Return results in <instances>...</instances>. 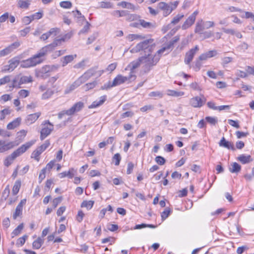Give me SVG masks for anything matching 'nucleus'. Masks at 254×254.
Masks as SVG:
<instances>
[{
	"label": "nucleus",
	"instance_id": "nucleus-62",
	"mask_svg": "<svg viewBox=\"0 0 254 254\" xmlns=\"http://www.w3.org/2000/svg\"><path fill=\"white\" fill-rule=\"evenodd\" d=\"M9 114H10V111L8 109H4L2 110L0 112V120H3L5 118V116Z\"/></svg>",
	"mask_w": 254,
	"mask_h": 254
},
{
	"label": "nucleus",
	"instance_id": "nucleus-7",
	"mask_svg": "<svg viewBox=\"0 0 254 254\" xmlns=\"http://www.w3.org/2000/svg\"><path fill=\"white\" fill-rule=\"evenodd\" d=\"M97 69V66L93 67L87 70L78 78L81 81H82V83L83 84L87 81L89 79H90L91 77L96 74Z\"/></svg>",
	"mask_w": 254,
	"mask_h": 254
},
{
	"label": "nucleus",
	"instance_id": "nucleus-51",
	"mask_svg": "<svg viewBox=\"0 0 254 254\" xmlns=\"http://www.w3.org/2000/svg\"><path fill=\"white\" fill-rule=\"evenodd\" d=\"M43 16V11H39L38 12H36L33 14L31 15L32 20L33 21L34 20H38L41 19Z\"/></svg>",
	"mask_w": 254,
	"mask_h": 254
},
{
	"label": "nucleus",
	"instance_id": "nucleus-47",
	"mask_svg": "<svg viewBox=\"0 0 254 254\" xmlns=\"http://www.w3.org/2000/svg\"><path fill=\"white\" fill-rule=\"evenodd\" d=\"M54 94V91L50 89H48L45 93L42 94V99H47L49 98Z\"/></svg>",
	"mask_w": 254,
	"mask_h": 254
},
{
	"label": "nucleus",
	"instance_id": "nucleus-40",
	"mask_svg": "<svg viewBox=\"0 0 254 254\" xmlns=\"http://www.w3.org/2000/svg\"><path fill=\"white\" fill-rule=\"evenodd\" d=\"M248 48V44L246 42H243L237 46V49L240 52H245Z\"/></svg>",
	"mask_w": 254,
	"mask_h": 254
},
{
	"label": "nucleus",
	"instance_id": "nucleus-25",
	"mask_svg": "<svg viewBox=\"0 0 254 254\" xmlns=\"http://www.w3.org/2000/svg\"><path fill=\"white\" fill-rule=\"evenodd\" d=\"M237 160L243 164L249 163L252 161L250 155H245V154L240 155L238 157Z\"/></svg>",
	"mask_w": 254,
	"mask_h": 254
},
{
	"label": "nucleus",
	"instance_id": "nucleus-19",
	"mask_svg": "<svg viewBox=\"0 0 254 254\" xmlns=\"http://www.w3.org/2000/svg\"><path fill=\"white\" fill-rule=\"evenodd\" d=\"M141 64H142V61L141 57L139 58L136 61L131 62L128 66V67L130 68L129 74H131V73H133L135 75L134 69L138 67Z\"/></svg>",
	"mask_w": 254,
	"mask_h": 254
},
{
	"label": "nucleus",
	"instance_id": "nucleus-32",
	"mask_svg": "<svg viewBox=\"0 0 254 254\" xmlns=\"http://www.w3.org/2000/svg\"><path fill=\"white\" fill-rule=\"evenodd\" d=\"M30 4L28 0H18L17 1V6L20 8L27 9Z\"/></svg>",
	"mask_w": 254,
	"mask_h": 254
},
{
	"label": "nucleus",
	"instance_id": "nucleus-44",
	"mask_svg": "<svg viewBox=\"0 0 254 254\" xmlns=\"http://www.w3.org/2000/svg\"><path fill=\"white\" fill-rule=\"evenodd\" d=\"M23 229V224L21 223L19 224L12 232V235L13 236V237L15 236H17L20 233L22 229Z\"/></svg>",
	"mask_w": 254,
	"mask_h": 254
},
{
	"label": "nucleus",
	"instance_id": "nucleus-5",
	"mask_svg": "<svg viewBox=\"0 0 254 254\" xmlns=\"http://www.w3.org/2000/svg\"><path fill=\"white\" fill-rule=\"evenodd\" d=\"M42 125L43 127L40 132V139L42 140L50 134L54 129L53 125L49 121H45Z\"/></svg>",
	"mask_w": 254,
	"mask_h": 254
},
{
	"label": "nucleus",
	"instance_id": "nucleus-46",
	"mask_svg": "<svg viewBox=\"0 0 254 254\" xmlns=\"http://www.w3.org/2000/svg\"><path fill=\"white\" fill-rule=\"evenodd\" d=\"M205 119L207 122L212 125H215L218 122L216 117H206Z\"/></svg>",
	"mask_w": 254,
	"mask_h": 254
},
{
	"label": "nucleus",
	"instance_id": "nucleus-34",
	"mask_svg": "<svg viewBox=\"0 0 254 254\" xmlns=\"http://www.w3.org/2000/svg\"><path fill=\"white\" fill-rule=\"evenodd\" d=\"M167 95L171 96L179 97L184 95V92L182 91H177L173 90H168Z\"/></svg>",
	"mask_w": 254,
	"mask_h": 254
},
{
	"label": "nucleus",
	"instance_id": "nucleus-16",
	"mask_svg": "<svg viewBox=\"0 0 254 254\" xmlns=\"http://www.w3.org/2000/svg\"><path fill=\"white\" fill-rule=\"evenodd\" d=\"M76 170L73 168H70L68 171H64L62 173H59L58 176L60 178L63 179L64 177H68L69 179H72L76 174Z\"/></svg>",
	"mask_w": 254,
	"mask_h": 254
},
{
	"label": "nucleus",
	"instance_id": "nucleus-54",
	"mask_svg": "<svg viewBox=\"0 0 254 254\" xmlns=\"http://www.w3.org/2000/svg\"><path fill=\"white\" fill-rule=\"evenodd\" d=\"M171 210L169 208H166L164 211L161 213V218L163 220H165L170 215Z\"/></svg>",
	"mask_w": 254,
	"mask_h": 254
},
{
	"label": "nucleus",
	"instance_id": "nucleus-48",
	"mask_svg": "<svg viewBox=\"0 0 254 254\" xmlns=\"http://www.w3.org/2000/svg\"><path fill=\"white\" fill-rule=\"evenodd\" d=\"M48 54L47 51L45 49V48L44 47L42 49L40 50V51L38 52V53L36 54L37 56H38L40 60H43V58L46 55Z\"/></svg>",
	"mask_w": 254,
	"mask_h": 254
},
{
	"label": "nucleus",
	"instance_id": "nucleus-27",
	"mask_svg": "<svg viewBox=\"0 0 254 254\" xmlns=\"http://www.w3.org/2000/svg\"><path fill=\"white\" fill-rule=\"evenodd\" d=\"M82 81H81L79 78L76 80L69 87L68 89H67L65 91V93H68L69 92L74 90L75 88H77L81 84H82Z\"/></svg>",
	"mask_w": 254,
	"mask_h": 254
},
{
	"label": "nucleus",
	"instance_id": "nucleus-61",
	"mask_svg": "<svg viewBox=\"0 0 254 254\" xmlns=\"http://www.w3.org/2000/svg\"><path fill=\"white\" fill-rule=\"evenodd\" d=\"M121 160V157L119 153H116L113 157V160H115V165L118 166Z\"/></svg>",
	"mask_w": 254,
	"mask_h": 254
},
{
	"label": "nucleus",
	"instance_id": "nucleus-13",
	"mask_svg": "<svg viewBox=\"0 0 254 254\" xmlns=\"http://www.w3.org/2000/svg\"><path fill=\"white\" fill-rule=\"evenodd\" d=\"M19 46L20 43L19 42H15L6 48L0 51V57L7 55Z\"/></svg>",
	"mask_w": 254,
	"mask_h": 254
},
{
	"label": "nucleus",
	"instance_id": "nucleus-24",
	"mask_svg": "<svg viewBox=\"0 0 254 254\" xmlns=\"http://www.w3.org/2000/svg\"><path fill=\"white\" fill-rule=\"evenodd\" d=\"M241 170V166L237 163H232L229 167V171L232 173H238Z\"/></svg>",
	"mask_w": 254,
	"mask_h": 254
},
{
	"label": "nucleus",
	"instance_id": "nucleus-56",
	"mask_svg": "<svg viewBox=\"0 0 254 254\" xmlns=\"http://www.w3.org/2000/svg\"><path fill=\"white\" fill-rule=\"evenodd\" d=\"M18 94L20 98H26L29 96V91L27 90L22 89L18 92Z\"/></svg>",
	"mask_w": 254,
	"mask_h": 254
},
{
	"label": "nucleus",
	"instance_id": "nucleus-3",
	"mask_svg": "<svg viewBox=\"0 0 254 254\" xmlns=\"http://www.w3.org/2000/svg\"><path fill=\"white\" fill-rule=\"evenodd\" d=\"M155 44L153 39L145 40L138 44L132 49V51L138 52L140 51H143L144 55L148 53H151L154 50Z\"/></svg>",
	"mask_w": 254,
	"mask_h": 254
},
{
	"label": "nucleus",
	"instance_id": "nucleus-18",
	"mask_svg": "<svg viewBox=\"0 0 254 254\" xmlns=\"http://www.w3.org/2000/svg\"><path fill=\"white\" fill-rule=\"evenodd\" d=\"M40 115V112H37L34 114H30L27 116L25 120V123L27 125H31L34 123L39 118Z\"/></svg>",
	"mask_w": 254,
	"mask_h": 254
},
{
	"label": "nucleus",
	"instance_id": "nucleus-14",
	"mask_svg": "<svg viewBox=\"0 0 254 254\" xmlns=\"http://www.w3.org/2000/svg\"><path fill=\"white\" fill-rule=\"evenodd\" d=\"M14 141L5 143V141L0 140V153L4 152L8 150L13 148L14 146L18 145Z\"/></svg>",
	"mask_w": 254,
	"mask_h": 254
},
{
	"label": "nucleus",
	"instance_id": "nucleus-17",
	"mask_svg": "<svg viewBox=\"0 0 254 254\" xmlns=\"http://www.w3.org/2000/svg\"><path fill=\"white\" fill-rule=\"evenodd\" d=\"M219 145L228 149H231L233 151L235 150V148L232 142L226 140L224 137H223L219 142Z\"/></svg>",
	"mask_w": 254,
	"mask_h": 254
},
{
	"label": "nucleus",
	"instance_id": "nucleus-35",
	"mask_svg": "<svg viewBox=\"0 0 254 254\" xmlns=\"http://www.w3.org/2000/svg\"><path fill=\"white\" fill-rule=\"evenodd\" d=\"M94 203V201L93 200H84L82 202L81 206L82 207H86L88 210L92 208Z\"/></svg>",
	"mask_w": 254,
	"mask_h": 254
},
{
	"label": "nucleus",
	"instance_id": "nucleus-33",
	"mask_svg": "<svg viewBox=\"0 0 254 254\" xmlns=\"http://www.w3.org/2000/svg\"><path fill=\"white\" fill-rule=\"evenodd\" d=\"M72 36L71 33H68L65 34L62 38L60 39H56V41H58V43L59 46L61 45L62 43L65 42L66 40L69 39Z\"/></svg>",
	"mask_w": 254,
	"mask_h": 254
},
{
	"label": "nucleus",
	"instance_id": "nucleus-42",
	"mask_svg": "<svg viewBox=\"0 0 254 254\" xmlns=\"http://www.w3.org/2000/svg\"><path fill=\"white\" fill-rule=\"evenodd\" d=\"M22 208L21 205H17L15 209V213L13 215V218L16 219L18 216L22 214Z\"/></svg>",
	"mask_w": 254,
	"mask_h": 254
},
{
	"label": "nucleus",
	"instance_id": "nucleus-1",
	"mask_svg": "<svg viewBox=\"0 0 254 254\" xmlns=\"http://www.w3.org/2000/svg\"><path fill=\"white\" fill-rule=\"evenodd\" d=\"M157 52L154 55H152L151 53H148L144 56L141 57L142 66V71L144 73L148 72L152 67L155 65L159 61L161 55Z\"/></svg>",
	"mask_w": 254,
	"mask_h": 254
},
{
	"label": "nucleus",
	"instance_id": "nucleus-20",
	"mask_svg": "<svg viewBox=\"0 0 254 254\" xmlns=\"http://www.w3.org/2000/svg\"><path fill=\"white\" fill-rule=\"evenodd\" d=\"M76 57V55H67L61 59V62L62 63V66H65L68 63L71 62Z\"/></svg>",
	"mask_w": 254,
	"mask_h": 254
},
{
	"label": "nucleus",
	"instance_id": "nucleus-39",
	"mask_svg": "<svg viewBox=\"0 0 254 254\" xmlns=\"http://www.w3.org/2000/svg\"><path fill=\"white\" fill-rule=\"evenodd\" d=\"M20 83L21 84H25L32 81V77L31 76H22L19 77Z\"/></svg>",
	"mask_w": 254,
	"mask_h": 254
},
{
	"label": "nucleus",
	"instance_id": "nucleus-29",
	"mask_svg": "<svg viewBox=\"0 0 254 254\" xmlns=\"http://www.w3.org/2000/svg\"><path fill=\"white\" fill-rule=\"evenodd\" d=\"M184 17V15L183 14H178V15H177L176 16H175L172 19V20L171 21V23L169 24L168 26H167V27L168 28H170L171 27H170V25L171 24H173V25H176L177 24V23H178Z\"/></svg>",
	"mask_w": 254,
	"mask_h": 254
},
{
	"label": "nucleus",
	"instance_id": "nucleus-6",
	"mask_svg": "<svg viewBox=\"0 0 254 254\" xmlns=\"http://www.w3.org/2000/svg\"><path fill=\"white\" fill-rule=\"evenodd\" d=\"M179 39V36L174 37L168 43L163 47L161 49L157 51V53L158 54H163L166 52V53L165 54H168L172 49L174 44L177 42Z\"/></svg>",
	"mask_w": 254,
	"mask_h": 254
},
{
	"label": "nucleus",
	"instance_id": "nucleus-59",
	"mask_svg": "<svg viewBox=\"0 0 254 254\" xmlns=\"http://www.w3.org/2000/svg\"><path fill=\"white\" fill-rule=\"evenodd\" d=\"M155 160L160 165H164L166 162L165 158L161 156L156 157Z\"/></svg>",
	"mask_w": 254,
	"mask_h": 254
},
{
	"label": "nucleus",
	"instance_id": "nucleus-30",
	"mask_svg": "<svg viewBox=\"0 0 254 254\" xmlns=\"http://www.w3.org/2000/svg\"><path fill=\"white\" fill-rule=\"evenodd\" d=\"M44 243V239L41 237H38L37 240L33 242V248L35 249H39L41 248Z\"/></svg>",
	"mask_w": 254,
	"mask_h": 254
},
{
	"label": "nucleus",
	"instance_id": "nucleus-11",
	"mask_svg": "<svg viewBox=\"0 0 254 254\" xmlns=\"http://www.w3.org/2000/svg\"><path fill=\"white\" fill-rule=\"evenodd\" d=\"M199 47L196 45L194 48L191 49L185 55L184 62L187 64H190L192 61L194 55L198 51Z\"/></svg>",
	"mask_w": 254,
	"mask_h": 254
},
{
	"label": "nucleus",
	"instance_id": "nucleus-38",
	"mask_svg": "<svg viewBox=\"0 0 254 254\" xmlns=\"http://www.w3.org/2000/svg\"><path fill=\"white\" fill-rule=\"evenodd\" d=\"M112 15L117 17H123L127 15V11L126 10H114L112 12Z\"/></svg>",
	"mask_w": 254,
	"mask_h": 254
},
{
	"label": "nucleus",
	"instance_id": "nucleus-50",
	"mask_svg": "<svg viewBox=\"0 0 254 254\" xmlns=\"http://www.w3.org/2000/svg\"><path fill=\"white\" fill-rule=\"evenodd\" d=\"M214 35L213 33L211 31H207L204 32H202V33L200 35V37H201L203 39H208Z\"/></svg>",
	"mask_w": 254,
	"mask_h": 254
},
{
	"label": "nucleus",
	"instance_id": "nucleus-57",
	"mask_svg": "<svg viewBox=\"0 0 254 254\" xmlns=\"http://www.w3.org/2000/svg\"><path fill=\"white\" fill-rule=\"evenodd\" d=\"M20 66L23 68H28L32 67V65L30 64L29 60L28 59L24 60L21 62Z\"/></svg>",
	"mask_w": 254,
	"mask_h": 254
},
{
	"label": "nucleus",
	"instance_id": "nucleus-36",
	"mask_svg": "<svg viewBox=\"0 0 254 254\" xmlns=\"http://www.w3.org/2000/svg\"><path fill=\"white\" fill-rule=\"evenodd\" d=\"M139 23L145 28H151L154 27V25L152 23L147 22L143 19H140L139 20Z\"/></svg>",
	"mask_w": 254,
	"mask_h": 254
},
{
	"label": "nucleus",
	"instance_id": "nucleus-8",
	"mask_svg": "<svg viewBox=\"0 0 254 254\" xmlns=\"http://www.w3.org/2000/svg\"><path fill=\"white\" fill-rule=\"evenodd\" d=\"M206 99L203 95H201V97L196 96L192 98L190 100V104L194 108H200L202 107L205 103Z\"/></svg>",
	"mask_w": 254,
	"mask_h": 254
},
{
	"label": "nucleus",
	"instance_id": "nucleus-21",
	"mask_svg": "<svg viewBox=\"0 0 254 254\" xmlns=\"http://www.w3.org/2000/svg\"><path fill=\"white\" fill-rule=\"evenodd\" d=\"M204 29L205 28L204 26L203 20H198L196 23L194 32L200 35Z\"/></svg>",
	"mask_w": 254,
	"mask_h": 254
},
{
	"label": "nucleus",
	"instance_id": "nucleus-52",
	"mask_svg": "<svg viewBox=\"0 0 254 254\" xmlns=\"http://www.w3.org/2000/svg\"><path fill=\"white\" fill-rule=\"evenodd\" d=\"M100 7L103 8H110L113 7V4L110 2L101 1L100 3Z\"/></svg>",
	"mask_w": 254,
	"mask_h": 254
},
{
	"label": "nucleus",
	"instance_id": "nucleus-26",
	"mask_svg": "<svg viewBox=\"0 0 254 254\" xmlns=\"http://www.w3.org/2000/svg\"><path fill=\"white\" fill-rule=\"evenodd\" d=\"M21 120V118H18L13 120L12 122L9 123L7 126V129H13L16 127L20 125Z\"/></svg>",
	"mask_w": 254,
	"mask_h": 254
},
{
	"label": "nucleus",
	"instance_id": "nucleus-4",
	"mask_svg": "<svg viewBox=\"0 0 254 254\" xmlns=\"http://www.w3.org/2000/svg\"><path fill=\"white\" fill-rule=\"evenodd\" d=\"M136 76L131 73L128 76H123L121 74L118 75L113 81V85L115 86L124 83L127 81L131 82L135 79Z\"/></svg>",
	"mask_w": 254,
	"mask_h": 254
},
{
	"label": "nucleus",
	"instance_id": "nucleus-2",
	"mask_svg": "<svg viewBox=\"0 0 254 254\" xmlns=\"http://www.w3.org/2000/svg\"><path fill=\"white\" fill-rule=\"evenodd\" d=\"M35 142V140H32L22 145L4 159V165L6 167L9 166L16 158L24 153L28 148L33 145Z\"/></svg>",
	"mask_w": 254,
	"mask_h": 254
},
{
	"label": "nucleus",
	"instance_id": "nucleus-49",
	"mask_svg": "<svg viewBox=\"0 0 254 254\" xmlns=\"http://www.w3.org/2000/svg\"><path fill=\"white\" fill-rule=\"evenodd\" d=\"M61 7L64 8H70L72 7V3L70 1H63L60 3Z\"/></svg>",
	"mask_w": 254,
	"mask_h": 254
},
{
	"label": "nucleus",
	"instance_id": "nucleus-45",
	"mask_svg": "<svg viewBox=\"0 0 254 254\" xmlns=\"http://www.w3.org/2000/svg\"><path fill=\"white\" fill-rule=\"evenodd\" d=\"M163 93L161 91H152L149 94V96L150 97H158L159 98H162L163 96Z\"/></svg>",
	"mask_w": 254,
	"mask_h": 254
},
{
	"label": "nucleus",
	"instance_id": "nucleus-43",
	"mask_svg": "<svg viewBox=\"0 0 254 254\" xmlns=\"http://www.w3.org/2000/svg\"><path fill=\"white\" fill-rule=\"evenodd\" d=\"M97 85L96 81H94L85 84L83 86L84 89L86 91L93 89Z\"/></svg>",
	"mask_w": 254,
	"mask_h": 254
},
{
	"label": "nucleus",
	"instance_id": "nucleus-31",
	"mask_svg": "<svg viewBox=\"0 0 254 254\" xmlns=\"http://www.w3.org/2000/svg\"><path fill=\"white\" fill-rule=\"evenodd\" d=\"M58 41H56V40L55 39L53 42L50 44H49L44 47L47 51V53H50L52 52L53 50H55V48L58 46H59V44L58 43Z\"/></svg>",
	"mask_w": 254,
	"mask_h": 254
},
{
	"label": "nucleus",
	"instance_id": "nucleus-55",
	"mask_svg": "<svg viewBox=\"0 0 254 254\" xmlns=\"http://www.w3.org/2000/svg\"><path fill=\"white\" fill-rule=\"evenodd\" d=\"M10 75H6L0 79V86L7 83L10 81Z\"/></svg>",
	"mask_w": 254,
	"mask_h": 254
},
{
	"label": "nucleus",
	"instance_id": "nucleus-64",
	"mask_svg": "<svg viewBox=\"0 0 254 254\" xmlns=\"http://www.w3.org/2000/svg\"><path fill=\"white\" fill-rule=\"evenodd\" d=\"M33 20H32V18L31 15L24 16L22 20L23 23L25 25H28L30 24Z\"/></svg>",
	"mask_w": 254,
	"mask_h": 254
},
{
	"label": "nucleus",
	"instance_id": "nucleus-63",
	"mask_svg": "<svg viewBox=\"0 0 254 254\" xmlns=\"http://www.w3.org/2000/svg\"><path fill=\"white\" fill-rule=\"evenodd\" d=\"M40 155V152L37 149H35L31 154V158H34L36 161H39L40 160L39 156Z\"/></svg>",
	"mask_w": 254,
	"mask_h": 254
},
{
	"label": "nucleus",
	"instance_id": "nucleus-22",
	"mask_svg": "<svg viewBox=\"0 0 254 254\" xmlns=\"http://www.w3.org/2000/svg\"><path fill=\"white\" fill-rule=\"evenodd\" d=\"M21 83H20L19 76H16L12 80L11 84L9 85V91H11L14 88H21Z\"/></svg>",
	"mask_w": 254,
	"mask_h": 254
},
{
	"label": "nucleus",
	"instance_id": "nucleus-60",
	"mask_svg": "<svg viewBox=\"0 0 254 254\" xmlns=\"http://www.w3.org/2000/svg\"><path fill=\"white\" fill-rule=\"evenodd\" d=\"M233 61V58L231 57H226L222 59V64L225 66L226 64L231 63Z\"/></svg>",
	"mask_w": 254,
	"mask_h": 254
},
{
	"label": "nucleus",
	"instance_id": "nucleus-41",
	"mask_svg": "<svg viewBox=\"0 0 254 254\" xmlns=\"http://www.w3.org/2000/svg\"><path fill=\"white\" fill-rule=\"evenodd\" d=\"M127 38L129 41H132L135 39H143L144 37L141 35L129 34L128 35Z\"/></svg>",
	"mask_w": 254,
	"mask_h": 254
},
{
	"label": "nucleus",
	"instance_id": "nucleus-23",
	"mask_svg": "<svg viewBox=\"0 0 254 254\" xmlns=\"http://www.w3.org/2000/svg\"><path fill=\"white\" fill-rule=\"evenodd\" d=\"M107 96L106 95L101 96L100 98L99 101H94L91 105L89 106L88 108L92 109L98 107L102 105L106 100Z\"/></svg>",
	"mask_w": 254,
	"mask_h": 254
},
{
	"label": "nucleus",
	"instance_id": "nucleus-37",
	"mask_svg": "<svg viewBox=\"0 0 254 254\" xmlns=\"http://www.w3.org/2000/svg\"><path fill=\"white\" fill-rule=\"evenodd\" d=\"M21 187V181L19 180H17L13 187L12 188V193L14 195L16 194L20 188Z\"/></svg>",
	"mask_w": 254,
	"mask_h": 254
},
{
	"label": "nucleus",
	"instance_id": "nucleus-12",
	"mask_svg": "<svg viewBox=\"0 0 254 254\" xmlns=\"http://www.w3.org/2000/svg\"><path fill=\"white\" fill-rule=\"evenodd\" d=\"M198 13V11L197 10L194 11L185 21L182 26V28L185 30L191 26L194 23Z\"/></svg>",
	"mask_w": 254,
	"mask_h": 254
},
{
	"label": "nucleus",
	"instance_id": "nucleus-9",
	"mask_svg": "<svg viewBox=\"0 0 254 254\" xmlns=\"http://www.w3.org/2000/svg\"><path fill=\"white\" fill-rule=\"evenodd\" d=\"M84 107V103L79 101L75 103L68 110H67L68 116H72L75 113L80 112Z\"/></svg>",
	"mask_w": 254,
	"mask_h": 254
},
{
	"label": "nucleus",
	"instance_id": "nucleus-15",
	"mask_svg": "<svg viewBox=\"0 0 254 254\" xmlns=\"http://www.w3.org/2000/svg\"><path fill=\"white\" fill-rule=\"evenodd\" d=\"M52 68L50 66H43L38 73V76L42 78H46L50 76L49 73L52 71Z\"/></svg>",
	"mask_w": 254,
	"mask_h": 254
},
{
	"label": "nucleus",
	"instance_id": "nucleus-28",
	"mask_svg": "<svg viewBox=\"0 0 254 254\" xmlns=\"http://www.w3.org/2000/svg\"><path fill=\"white\" fill-rule=\"evenodd\" d=\"M31 64L32 66H36L37 64L41 63L43 62V60H40L38 56L36 54L34 55L32 57L29 58Z\"/></svg>",
	"mask_w": 254,
	"mask_h": 254
},
{
	"label": "nucleus",
	"instance_id": "nucleus-10",
	"mask_svg": "<svg viewBox=\"0 0 254 254\" xmlns=\"http://www.w3.org/2000/svg\"><path fill=\"white\" fill-rule=\"evenodd\" d=\"M19 62L18 60L14 58L9 61V64L4 65L2 69L1 72H6L13 71L19 64Z\"/></svg>",
	"mask_w": 254,
	"mask_h": 254
},
{
	"label": "nucleus",
	"instance_id": "nucleus-53",
	"mask_svg": "<svg viewBox=\"0 0 254 254\" xmlns=\"http://www.w3.org/2000/svg\"><path fill=\"white\" fill-rule=\"evenodd\" d=\"M126 20L128 21H132L137 19L138 15L135 14H128L127 11Z\"/></svg>",
	"mask_w": 254,
	"mask_h": 254
},
{
	"label": "nucleus",
	"instance_id": "nucleus-58",
	"mask_svg": "<svg viewBox=\"0 0 254 254\" xmlns=\"http://www.w3.org/2000/svg\"><path fill=\"white\" fill-rule=\"evenodd\" d=\"M20 66L23 68H28L32 67V65L30 64L29 60L28 59L24 60L21 62Z\"/></svg>",
	"mask_w": 254,
	"mask_h": 254
}]
</instances>
